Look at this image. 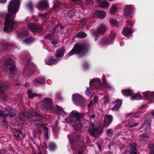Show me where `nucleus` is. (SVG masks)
<instances>
[{"label":"nucleus","instance_id":"obj_1","mask_svg":"<svg viewBox=\"0 0 154 154\" xmlns=\"http://www.w3.org/2000/svg\"><path fill=\"white\" fill-rule=\"evenodd\" d=\"M20 3L18 0H12L10 2L8 6V10L12 14H8L5 17L4 28L5 32H10L16 26L17 23L14 20V18L19 10Z\"/></svg>","mask_w":154,"mask_h":154},{"label":"nucleus","instance_id":"obj_2","mask_svg":"<svg viewBox=\"0 0 154 154\" xmlns=\"http://www.w3.org/2000/svg\"><path fill=\"white\" fill-rule=\"evenodd\" d=\"M85 45L84 44L77 43L75 44L73 49L70 51L69 54L70 55L75 54H82L85 51Z\"/></svg>","mask_w":154,"mask_h":154},{"label":"nucleus","instance_id":"obj_3","mask_svg":"<svg viewBox=\"0 0 154 154\" xmlns=\"http://www.w3.org/2000/svg\"><path fill=\"white\" fill-rule=\"evenodd\" d=\"M44 109H49L52 107V101L50 98H46L43 100L41 103Z\"/></svg>","mask_w":154,"mask_h":154},{"label":"nucleus","instance_id":"obj_4","mask_svg":"<svg viewBox=\"0 0 154 154\" xmlns=\"http://www.w3.org/2000/svg\"><path fill=\"white\" fill-rule=\"evenodd\" d=\"M6 64L7 66V67L11 72H12L14 71L15 66L13 60L10 58L7 59L6 61Z\"/></svg>","mask_w":154,"mask_h":154},{"label":"nucleus","instance_id":"obj_5","mask_svg":"<svg viewBox=\"0 0 154 154\" xmlns=\"http://www.w3.org/2000/svg\"><path fill=\"white\" fill-rule=\"evenodd\" d=\"M91 128L88 130L90 131V133L93 136L97 137L100 134L99 129V128L96 127L93 124H91Z\"/></svg>","mask_w":154,"mask_h":154},{"label":"nucleus","instance_id":"obj_6","mask_svg":"<svg viewBox=\"0 0 154 154\" xmlns=\"http://www.w3.org/2000/svg\"><path fill=\"white\" fill-rule=\"evenodd\" d=\"M113 118L110 115H106L104 117V127H108L112 123Z\"/></svg>","mask_w":154,"mask_h":154},{"label":"nucleus","instance_id":"obj_7","mask_svg":"<svg viewBox=\"0 0 154 154\" xmlns=\"http://www.w3.org/2000/svg\"><path fill=\"white\" fill-rule=\"evenodd\" d=\"M82 117L81 115L78 112H74L70 118V120L72 123L75 122L79 121Z\"/></svg>","mask_w":154,"mask_h":154},{"label":"nucleus","instance_id":"obj_8","mask_svg":"<svg viewBox=\"0 0 154 154\" xmlns=\"http://www.w3.org/2000/svg\"><path fill=\"white\" fill-rule=\"evenodd\" d=\"M30 30L32 32L37 31H40L42 29L41 26L34 23H31L29 24Z\"/></svg>","mask_w":154,"mask_h":154},{"label":"nucleus","instance_id":"obj_9","mask_svg":"<svg viewBox=\"0 0 154 154\" xmlns=\"http://www.w3.org/2000/svg\"><path fill=\"white\" fill-rule=\"evenodd\" d=\"M132 6L131 5H125L124 7V14L128 16L132 13Z\"/></svg>","mask_w":154,"mask_h":154},{"label":"nucleus","instance_id":"obj_10","mask_svg":"<svg viewBox=\"0 0 154 154\" xmlns=\"http://www.w3.org/2000/svg\"><path fill=\"white\" fill-rule=\"evenodd\" d=\"M48 7L47 0H41L38 3L37 8L39 9L45 8Z\"/></svg>","mask_w":154,"mask_h":154},{"label":"nucleus","instance_id":"obj_11","mask_svg":"<svg viewBox=\"0 0 154 154\" xmlns=\"http://www.w3.org/2000/svg\"><path fill=\"white\" fill-rule=\"evenodd\" d=\"M101 84L100 79L98 78L93 79L90 81L89 85L90 87L100 86Z\"/></svg>","mask_w":154,"mask_h":154},{"label":"nucleus","instance_id":"obj_12","mask_svg":"<svg viewBox=\"0 0 154 154\" xmlns=\"http://www.w3.org/2000/svg\"><path fill=\"white\" fill-rule=\"evenodd\" d=\"M72 96V100L75 103H79L83 99V97L78 93L73 94Z\"/></svg>","mask_w":154,"mask_h":154},{"label":"nucleus","instance_id":"obj_13","mask_svg":"<svg viewBox=\"0 0 154 154\" xmlns=\"http://www.w3.org/2000/svg\"><path fill=\"white\" fill-rule=\"evenodd\" d=\"M122 103V100H117L114 101L113 104L114 105V106L112 108V109L113 111L116 110L120 108Z\"/></svg>","mask_w":154,"mask_h":154},{"label":"nucleus","instance_id":"obj_14","mask_svg":"<svg viewBox=\"0 0 154 154\" xmlns=\"http://www.w3.org/2000/svg\"><path fill=\"white\" fill-rule=\"evenodd\" d=\"M144 94L145 97L149 100H152L154 99V92L148 91Z\"/></svg>","mask_w":154,"mask_h":154},{"label":"nucleus","instance_id":"obj_15","mask_svg":"<svg viewBox=\"0 0 154 154\" xmlns=\"http://www.w3.org/2000/svg\"><path fill=\"white\" fill-rule=\"evenodd\" d=\"M59 60L60 59H54L51 58H50L46 60H45V62L46 64L51 65L58 62Z\"/></svg>","mask_w":154,"mask_h":154},{"label":"nucleus","instance_id":"obj_16","mask_svg":"<svg viewBox=\"0 0 154 154\" xmlns=\"http://www.w3.org/2000/svg\"><path fill=\"white\" fill-rule=\"evenodd\" d=\"M132 33V29L130 28L125 27L122 30V34L126 36H129Z\"/></svg>","mask_w":154,"mask_h":154},{"label":"nucleus","instance_id":"obj_17","mask_svg":"<svg viewBox=\"0 0 154 154\" xmlns=\"http://www.w3.org/2000/svg\"><path fill=\"white\" fill-rule=\"evenodd\" d=\"M116 34H114L111 36L110 38V41H108L107 39H106L104 40L102 42V43L103 44H106L107 45H109L111 44H112L114 42V40L116 37Z\"/></svg>","mask_w":154,"mask_h":154},{"label":"nucleus","instance_id":"obj_18","mask_svg":"<svg viewBox=\"0 0 154 154\" xmlns=\"http://www.w3.org/2000/svg\"><path fill=\"white\" fill-rule=\"evenodd\" d=\"M97 16L100 19H104L106 16V14L105 11H99L96 13Z\"/></svg>","mask_w":154,"mask_h":154},{"label":"nucleus","instance_id":"obj_19","mask_svg":"<svg viewBox=\"0 0 154 154\" xmlns=\"http://www.w3.org/2000/svg\"><path fill=\"white\" fill-rule=\"evenodd\" d=\"M122 93L123 94L126 96H132L133 94V91L130 89H126L122 91Z\"/></svg>","mask_w":154,"mask_h":154},{"label":"nucleus","instance_id":"obj_20","mask_svg":"<svg viewBox=\"0 0 154 154\" xmlns=\"http://www.w3.org/2000/svg\"><path fill=\"white\" fill-rule=\"evenodd\" d=\"M63 49L60 48L57 50L56 57L58 58L62 57L63 55Z\"/></svg>","mask_w":154,"mask_h":154},{"label":"nucleus","instance_id":"obj_21","mask_svg":"<svg viewBox=\"0 0 154 154\" xmlns=\"http://www.w3.org/2000/svg\"><path fill=\"white\" fill-rule=\"evenodd\" d=\"M131 97L132 99L134 100H140L142 98V96L140 93H138L135 94H134L133 93Z\"/></svg>","mask_w":154,"mask_h":154},{"label":"nucleus","instance_id":"obj_22","mask_svg":"<svg viewBox=\"0 0 154 154\" xmlns=\"http://www.w3.org/2000/svg\"><path fill=\"white\" fill-rule=\"evenodd\" d=\"M100 6L104 8H108L109 5V3L107 1H104L100 3Z\"/></svg>","mask_w":154,"mask_h":154},{"label":"nucleus","instance_id":"obj_23","mask_svg":"<svg viewBox=\"0 0 154 154\" xmlns=\"http://www.w3.org/2000/svg\"><path fill=\"white\" fill-rule=\"evenodd\" d=\"M45 81V80L43 78L36 79L35 82L36 85H39L43 84Z\"/></svg>","mask_w":154,"mask_h":154},{"label":"nucleus","instance_id":"obj_24","mask_svg":"<svg viewBox=\"0 0 154 154\" xmlns=\"http://www.w3.org/2000/svg\"><path fill=\"white\" fill-rule=\"evenodd\" d=\"M87 34L85 32H79L76 35L78 38H83L86 37Z\"/></svg>","mask_w":154,"mask_h":154},{"label":"nucleus","instance_id":"obj_25","mask_svg":"<svg viewBox=\"0 0 154 154\" xmlns=\"http://www.w3.org/2000/svg\"><path fill=\"white\" fill-rule=\"evenodd\" d=\"M34 39L32 37H30L29 38L23 41V42L26 44H29L31 43Z\"/></svg>","mask_w":154,"mask_h":154},{"label":"nucleus","instance_id":"obj_26","mask_svg":"<svg viewBox=\"0 0 154 154\" xmlns=\"http://www.w3.org/2000/svg\"><path fill=\"white\" fill-rule=\"evenodd\" d=\"M117 10V7L115 5H113L110 9V12L112 14H114Z\"/></svg>","mask_w":154,"mask_h":154},{"label":"nucleus","instance_id":"obj_27","mask_svg":"<svg viewBox=\"0 0 154 154\" xmlns=\"http://www.w3.org/2000/svg\"><path fill=\"white\" fill-rule=\"evenodd\" d=\"M106 30L105 28L103 26H102L97 29V32L98 33L103 34Z\"/></svg>","mask_w":154,"mask_h":154},{"label":"nucleus","instance_id":"obj_28","mask_svg":"<svg viewBox=\"0 0 154 154\" xmlns=\"http://www.w3.org/2000/svg\"><path fill=\"white\" fill-rule=\"evenodd\" d=\"M27 93L28 97L30 98H33L35 97L38 96L36 94L33 93L32 91L30 90H28Z\"/></svg>","mask_w":154,"mask_h":154},{"label":"nucleus","instance_id":"obj_29","mask_svg":"<svg viewBox=\"0 0 154 154\" xmlns=\"http://www.w3.org/2000/svg\"><path fill=\"white\" fill-rule=\"evenodd\" d=\"M138 125V123H137L134 122L133 121L131 122H130L128 125V127L131 128L133 127H135Z\"/></svg>","mask_w":154,"mask_h":154},{"label":"nucleus","instance_id":"obj_30","mask_svg":"<svg viewBox=\"0 0 154 154\" xmlns=\"http://www.w3.org/2000/svg\"><path fill=\"white\" fill-rule=\"evenodd\" d=\"M56 146L55 143L53 142H50L49 144V148L51 150H54L56 148Z\"/></svg>","mask_w":154,"mask_h":154},{"label":"nucleus","instance_id":"obj_31","mask_svg":"<svg viewBox=\"0 0 154 154\" xmlns=\"http://www.w3.org/2000/svg\"><path fill=\"white\" fill-rule=\"evenodd\" d=\"M108 97L105 96L101 100L102 104L104 105L106 104L108 102Z\"/></svg>","mask_w":154,"mask_h":154},{"label":"nucleus","instance_id":"obj_32","mask_svg":"<svg viewBox=\"0 0 154 154\" xmlns=\"http://www.w3.org/2000/svg\"><path fill=\"white\" fill-rule=\"evenodd\" d=\"M2 48L4 50H6L11 47L10 45L8 43L3 44L2 45Z\"/></svg>","mask_w":154,"mask_h":154},{"label":"nucleus","instance_id":"obj_33","mask_svg":"<svg viewBox=\"0 0 154 154\" xmlns=\"http://www.w3.org/2000/svg\"><path fill=\"white\" fill-rule=\"evenodd\" d=\"M39 115V114L36 113L35 110H33L32 112L29 115V117H33L34 116H38Z\"/></svg>","mask_w":154,"mask_h":154},{"label":"nucleus","instance_id":"obj_34","mask_svg":"<svg viewBox=\"0 0 154 154\" xmlns=\"http://www.w3.org/2000/svg\"><path fill=\"white\" fill-rule=\"evenodd\" d=\"M43 131L47 140L48 137V128L46 127H44Z\"/></svg>","mask_w":154,"mask_h":154},{"label":"nucleus","instance_id":"obj_35","mask_svg":"<svg viewBox=\"0 0 154 154\" xmlns=\"http://www.w3.org/2000/svg\"><path fill=\"white\" fill-rule=\"evenodd\" d=\"M8 112L9 116L11 117H13L16 116L15 111V110L12 111V112Z\"/></svg>","mask_w":154,"mask_h":154},{"label":"nucleus","instance_id":"obj_36","mask_svg":"<svg viewBox=\"0 0 154 154\" xmlns=\"http://www.w3.org/2000/svg\"><path fill=\"white\" fill-rule=\"evenodd\" d=\"M5 109L8 112H10L11 111H12L13 110H14L13 109L12 107L10 106H7L5 108Z\"/></svg>","mask_w":154,"mask_h":154},{"label":"nucleus","instance_id":"obj_37","mask_svg":"<svg viewBox=\"0 0 154 154\" xmlns=\"http://www.w3.org/2000/svg\"><path fill=\"white\" fill-rule=\"evenodd\" d=\"M27 6L29 10L32 11L33 10V8L32 7V5L31 3H29L27 5Z\"/></svg>","mask_w":154,"mask_h":154},{"label":"nucleus","instance_id":"obj_38","mask_svg":"<svg viewBox=\"0 0 154 154\" xmlns=\"http://www.w3.org/2000/svg\"><path fill=\"white\" fill-rule=\"evenodd\" d=\"M28 32L27 30H24L21 32V34L23 36H26L28 35Z\"/></svg>","mask_w":154,"mask_h":154},{"label":"nucleus","instance_id":"obj_39","mask_svg":"<svg viewBox=\"0 0 154 154\" xmlns=\"http://www.w3.org/2000/svg\"><path fill=\"white\" fill-rule=\"evenodd\" d=\"M132 149L134 151H135L136 149V145L135 143H133L131 145Z\"/></svg>","mask_w":154,"mask_h":154},{"label":"nucleus","instance_id":"obj_40","mask_svg":"<svg viewBox=\"0 0 154 154\" xmlns=\"http://www.w3.org/2000/svg\"><path fill=\"white\" fill-rule=\"evenodd\" d=\"M148 147L152 150H153L154 149V144H150L149 145Z\"/></svg>","mask_w":154,"mask_h":154},{"label":"nucleus","instance_id":"obj_41","mask_svg":"<svg viewBox=\"0 0 154 154\" xmlns=\"http://www.w3.org/2000/svg\"><path fill=\"white\" fill-rule=\"evenodd\" d=\"M112 132V131L111 129H108L106 131V133L107 134H109Z\"/></svg>","mask_w":154,"mask_h":154},{"label":"nucleus","instance_id":"obj_42","mask_svg":"<svg viewBox=\"0 0 154 154\" xmlns=\"http://www.w3.org/2000/svg\"><path fill=\"white\" fill-rule=\"evenodd\" d=\"M83 66L85 69H88L89 66V65L87 63H85L83 65Z\"/></svg>","mask_w":154,"mask_h":154},{"label":"nucleus","instance_id":"obj_43","mask_svg":"<svg viewBox=\"0 0 154 154\" xmlns=\"http://www.w3.org/2000/svg\"><path fill=\"white\" fill-rule=\"evenodd\" d=\"M94 102L95 103H97L98 100V97L96 95H95L94 97Z\"/></svg>","mask_w":154,"mask_h":154},{"label":"nucleus","instance_id":"obj_44","mask_svg":"<svg viewBox=\"0 0 154 154\" xmlns=\"http://www.w3.org/2000/svg\"><path fill=\"white\" fill-rule=\"evenodd\" d=\"M91 93L89 90L87 89L86 91V94L88 96H90L91 95Z\"/></svg>","mask_w":154,"mask_h":154},{"label":"nucleus","instance_id":"obj_45","mask_svg":"<svg viewBox=\"0 0 154 154\" xmlns=\"http://www.w3.org/2000/svg\"><path fill=\"white\" fill-rule=\"evenodd\" d=\"M111 23L112 24L116 25L117 24V21L115 20H111Z\"/></svg>","mask_w":154,"mask_h":154},{"label":"nucleus","instance_id":"obj_46","mask_svg":"<svg viewBox=\"0 0 154 154\" xmlns=\"http://www.w3.org/2000/svg\"><path fill=\"white\" fill-rule=\"evenodd\" d=\"M39 16L41 18H44L45 17V15L44 14H42V13H39L38 14Z\"/></svg>","mask_w":154,"mask_h":154},{"label":"nucleus","instance_id":"obj_47","mask_svg":"<svg viewBox=\"0 0 154 154\" xmlns=\"http://www.w3.org/2000/svg\"><path fill=\"white\" fill-rule=\"evenodd\" d=\"M139 116V113L137 112V113H136L135 114H134V115H131V117H134L135 118H136L138 117Z\"/></svg>","mask_w":154,"mask_h":154},{"label":"nucleus","instance_id":"obj_48","mask_svg":"<svg viewBox=\"0 0 154 154\" xmlns=\"http://www.w3.org/2000/svg\"><path fill=\"white\" fill-rule=\"evenodd\" d=\"M86 147L85 146H83V147H82L81 148H80L79 150V154H82L80 152V151H81V150H84L85 149Z\"/></svg>","mask_w":154,"mask_h":154},{"label":"nucleus","instance_id":"obj_49","mask_svg":"<svg viewBox=\"0 0 154 154\" xmlns=\"http://www.w3.org/2000/svg\"><path fill=\"white\" fill-rule=\"evenodd\" d=\"M5 113L4 111L0 110V117H2Z\"/></svg>","mask_w":154,"mask_h":154},{"label":"nucleus","instance_id":"obj_50","mask_svg":"<svg viewBox=\"0 0 154 154\" xmlns=\"http://www.w3.org/2000/svg\"><path fill=\"white\" fill-rule=\"evenodd\" d=\"M148 137L146 136V134H143L141 137L140 139H142V140H144V139L143 138L144 137Z\"/></svg>","mask_w":154,"mask_h":154},{"label":"nucleus","instance_id":"obj_51","mask_svg":"<svg viewBox=\"0 0 154 154\" xmlns=\"http://www.w3.org/2000/svg\"><path fill=\"white\" fill-rule=\"evenodd\" d=\"M7 86V85L4 83H0V87H6Z\"/></svg>","mask_w":154,"mask_h":154},{"label":"nucleus","instance_id":"obj_52","mask_svg":"<svg viewBox=\"0 0 154 154\" xmlns=\"http://www.w3.org/2000/svg\"><path fill=\"white\" fill-rule=\"evenodd\" d=\"M51 35L49 34H48L45 36V38L47 39H49L51 38Z\"/></svg>","mask_w":154,"mask_h":154},{"label":"nucleus","instance_id":"obj_53","mask_svg":"<svg viewBox=\"0 0 154 154\" xmlns=\"http://www.w3.org/2000/svg\"><path fill=\"white\" fill-rule=\"evenodd\" d=\"M93 103V102L92 101H90L88 105V108H89L91 107L92 106Z\"/></svg>","mask_w":154,"mask_h":154},{"label":"nucleus","instance_id":"obj_54","mask_svg":"<svg viewBox=\"0 0 154 154\" xmlns=\"http://www.w3.org/2000/svg\"><path fill=\"white\" fill-rule=\"evenodd\" d=\"M85 1L88 3L92 4L93 3L92 0H85Z\"/></svg>","mask_w":154,"mask_h":154},{"label":"nucleus","instance_id":"obj_55","mask_svg":"<svg viewBox=\"0 0 154 154\" xmlns=\"http://www.w3.org/2000/svg\"><path fill=\"white\" fill-rule=\"evenodd\" d=\"M8 98L6 96H4L2 97V99L4 101H6L7 100Z\"/></svg>","mask_w":154,"mask_h":154},{"label":"nucleus","instance_id":"obj_56","mask_svg":"<svg viewBox=\"0 0 154 154\" xmlns=\"http://www.w3.org/2000/svg\"><path fill=\"white\" fill-rule=\"evenodd\" d=\"M9 116L8 114H4L3 115V116H2V117L4 119H5L6 117H7L8 116Z\"/></svg>","mask_w":154,"mask_h":154},{"label":"nucleus","instance_id":"obj_57","mask_svg":"<svg viewBox=\"0 0 154 154\" xmlns=\"http://www.w3.org/2000/svg\"><path fill=\"white\" fill-rule=\"evenodd\" d=\"M57 43V41H56V40H55L54 41H53L52 42V44L54 46Z\"/></svg>","mask_w":154,"mask_h":154},{"label":"nucleus","instance_id":"obj_58","mask_svg":"<svg viewBox=\"0 0 154 154\" xmlns=\"http://www.w3.org/2000/svg\"><path fill=\"white\" fill-rule=\"evenodd\" d=\"M130 154H137L136 152L134 151V152H132V151H130Z\"/></svg>","mask_w":154,"mask_h":154},{"label":"nucleus","instance_id":"obj_59","mask_svg":"<svg viewBox=\"0 0 154 154\" xmlns=\"http://www.w3.org/2000/svg\"><path fill=\"white\" fill-rule=\"evenodd\" d=\"M1 2L2 3H6L7 0H0Z\"/></svg>","mask_w":154,"mask_h":154},{"label":"nucleus","instance_id":"obj_60","mask_svg":"<svg viewBox=\"0 0 154 154\" xmlns=\"http://www.w3.org/2000/svg\"><path fill=\"white\" fill-rule=\"evenodd\" d=\"M16 85L17 86H23V85L22 84H21L20 83H17L16 84Z\"/></svg>","mask_w":154,"mask_h":154},{"label":"nucleus","instance_id":"obj_61","mask_svg":"<svg viewBox=\"0 0 154 154\" xmlns=\"http://www.w3.org/2000/svg\"><path fill=\"white\" fill-rule=\"evenodd\" d=\"M95 117V116L94 114H93L91 116V117L92 118H94Z\"/></svg>","mask_w":154,"mask_h":154},{"label":"nucleus","instance_id":"obj_62","mask_svg":"<svg viewBox=\"0 0 154 154\" xmlns=\"http://www.w3.org/2000/svg\"><path fill=\"white\" fill-rule=\"evenodd\" d=\"M29 84L26 83L24 85L25 87H28L29 86Z\"/></svg>","mask_w":154,"mask_h":154},{"label":"nucleus","instance_id":"obj_63","mask_svg":"<svg viewBox=\"0 0 154 154\" xmlns=\"http://www.w3.org/2000/svg\"><path fill=\"white\" fill-rule=\"evenodd\" d=\"M151 113L152 114V116H154V111H152L151 112Z\"/></svg>","mask_w":154,"mask_h":154},{"label":"nucleus","instance_id":"obj_64","mask_svg":"<svg viewBox=\"0 0 154 154\" xmlns=\"http://www.w3.org/2000/svg\"><path fill=\"white\" fill-rule=\"evenodd\" d=\"M3 123H4L5 124H6L7 123V122L6 121H4L3 122Z\"/></svg>","mask_w":154,"mask_h":154}]
</instances>
